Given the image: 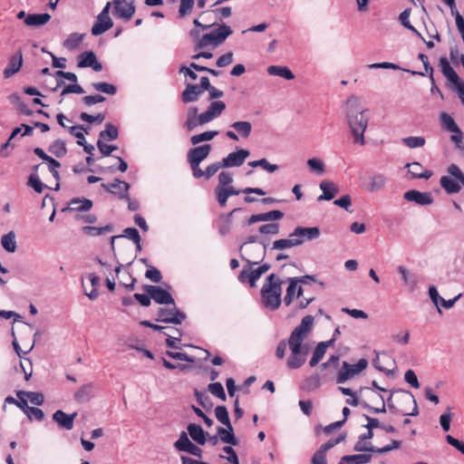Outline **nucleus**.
Masks as SVG:
<instances>
[{
    "label": "nucleus",
    "instance_id": "57",
    "mask_svg": "<svg viewBox=\"0 0 464 464\" xmlns=\"http://www.w3.org/2000/svg\"><path fill=\"white\" fill-rule=\"evenodd\" d=\"M123 237H125L129 238L130 240L133 241L136 244L137 248L139 250L141 249V246H140V236L139 234V231L136 228L128 227V228L124 229Z\"/></svg>",
    "mask_w": 464,
    "mask_h": 464
},
{
    "label": "nucleus",
    "instance_id": "38",
    "mask_svg": "<svg viewBox=\"0 0 464 464\" xmlns=\"http://www.w3.org/2000/svg\"><path fill=\"white\" fill-rule=\"evenodd\" d=\"M267 72L270 75L279 76L285 80H293L295 78L293 72L286 66L270 65L267 67Z\"/></svg>",
    "mask_w": 464,
    "mask_h": 464
},
{
    "label": "nucleus",
    "instance_id": "4",
    "mask_svg": "<svg viewBox=\"0 0 464 464\" xmlns=\"http://www.w3.org/2000/svg\"><path fill=\"white\" fill-rule=\"evenodd\" d=\"M232 33L230 26L222 24L203 35H200L198 29H192L189 35L195 43V49L213 50L222 44Z\"/></svg>",
    "mask_w": 464,
    "mask_h": 464
},
{
    "label": "nucleus",
    "instance_id": "39",
    "mask_svg": "<svg viewBox=\"0 0 464 464\" xmlns=\"http://www.w3.org/2000/svg\"><path fill=\"white\" fill-rule=\"evenodd\" d=\"M440 66L443 75L451 82H459V75L453 70L446 57L440 59Z\"/></svg>",
    "mask_w": 464,
    "mask_h": 464
},
{
    "label": "nucleus",
    "instance_id": "64",
    "mask_svg": "<svg viewBox=\"0 0 464 464\" xmlns=\"http://www.w3.org/2000/svg\"><path fill=\"white\" fill-rule=\"evenodd\" d=\"M448 172L450 174V177L459 179L461 182V184L464 186V175H463L462 171L460 170V169L457 165H455V164L450 165L448 168Z\"/></svg>",
    "mask_w": 464,
    "mask_h": 464
},
{
    "label": "nucleus",
    "instance_id": "46",
    "mask_svg": "<svg viewBox=\"0 0 464 464\" xmlns=\"http://www.w3.org/2000/svg\"><path fill=\"white\" fill-rule=\"evenodd\" d=\"M218 135V130L204 131L202 133L193 135L190 138V142L192 145H197L203 141H209V140H213Z\"/></svg>",
    "mask_w": 464,
    "mask_h": 464
},
{
    "label": "nucleus",
    "instance_id": "35",
    "mask_svg": "<svg viewBox=\"0 0 464 464\" xmlns=\"http://www.w3.org/2000/svg\"><path fill=\"white\" fill-rule=\"evenodd\" d=\"M309 171L314 175L322 176L326 172L325 163L319 158H310L306 160Z\"/></svg>",
    "mask_w": 464,
    "mask_h": 464
},
{
    "label": "nucleus",
    "instance_id": "16",
    "mask_svg": "<svg viewBox=\"0 0 464 464\" xmlns=\"http://www.w3.org/2000/svg\"><path fill=\"white\" fill-rule=\"evenodd\" d=\"M388 183V178L383 173L371 175L363 188L370 193H376L384 189Z\"/></svg>",
    "mask_w": 464,
    "mask_h": 464
},
{
    "label": "nucleus",
    "instance_id": "17",
    "mask_svg": "<svg viewBox=\"0 0 464 464\" xmlns=\"http://www.w3.org/2000/svg\"><path fill=\"white\" fill-rule=\"evenodd\" d=\"M243 258L250 265H256L259 260H262L266 255V246L260 244L246 247L244 250Z\"/></svg>",
    "mask_w": 464,
    "mask_h": 464
},
{
    "label": "nucleus",
    "instance_id": "26",
    "mask_svg": "<svg viewBox=\"0 0 464 464\" xmlns=\"http://www.w3.org/2000/svg\"><path fill=\"white\" fill-rule=\"evenodd\" d=\"M401 400L405 404H411L413 406L412 411H406L404 410H396L394 406H392L391 404H388L389 408L393 412H399V413H401V415H404V416H416L418 414L417 402H416V400H415V398H414V396H413V394L411 392H405Z\"/></svg>",
    "mask_w": 464,
    "mask_h": 464
},
{
    "label": "nucleus",
    "instance_id": "63",
    "mask_svg": "<svg viewBox=\"0 0 464 464\" xmlns=\"http://www.w3.org/2000/svg\"><path fill=\"white\" fill-rule=\"evenodd\" d=\"M28 186L33 188L36 192L42 193L44 185L36 175H31L28 179Z\"/></svg>",
    "mask_w": 464,
    "mask_h": 464
},
{
    "label": "nucleus",
    "instance_id": "50",
    "mask_svg": "<svg viewBox=\"0 0 464 464\" xmlns=\"http://www.w3.org/2000/svg\"><path fill=\"white\" fill-rule=\"evenodd\" d=\"M49 151L58 158L66 154V146L64 141L61 140H54L49 147Z\"/></svg>",
    "mask_w": 464,
    "mask_h": 464
},
{
    "label": "nucleus",
    "instance_id": "15",
    "mask_svg": "<svg viewBox=\"0 0 464 464\" xmlns=\"http://www.w3.org/2000/svg\"><path fill=\"white\" fill-rule=\"evenodd\" d=\"M403 198L409 202H414L419 206H428L433 203V198L430 192H421L411 189L404 193Z\"/></svg>",
    "mask_w": 464,
    "mask_h": 464
},
{
    "label": "nucleus",
    "instance_id": "8",
    "mask_svg": "<svg viewBox=\"0 0 464 464\" xmlns=\"http://www.w3.org/2000/svg\"><path fill=\"white\" fill-rule=\"evenodd\" d=\"M169 307L160 308L158 312L156 321L180 324L186 318V314L176 308L175 303Z\"/></svg>",
    "mask_w": 464,
    "mask_h": 464
},
{
    "label": "nucleus",
    "instance_id": "45",
    "mask_svg": "<svg viewBox=\"0 0 464 464\" xmlns=\"http://www.w3.org/2000/svg\"><path fill=\"white\" fill-rule=\"evenodd\" d=\"M84 34L79 33L71 34L63 43V46L68 50L76 49L82 42Z\"/></svg>",
    "mask_w": 464,
    "mask_h": 464
},
{
    "label": "nucleus",
    "instance_id": "58",
    "mask_svg": "<svg viewBox=\"0 0 464 464\" xmlns=\"http://www.w3.org/2000/svg\"><path fill=\"white\" fill-rule=\"evenodd\" d=\"M429 296H430L431 302L437 307L438 313L441 314L442 312H441L440 306L441 305L442 300L444 298L440 295L437 288L434 285H431L429 287Z\"/></svg>",
    "mask_w": 464,
    "mask_h": 464
},
{
    "label": "nucleus",
    "instance_id": "27",
    "mask_svg": "<svg viewBox=\"0 0 464 464\" xmlns=\"http://www.w3.org/2000/svg\"><path fill=\"white\" fill-rule=\"evenodd\" d=\"M202 93L197 84L188 83L181 93V100L184 103L194 102L199 99Z\"/></svg>",
    "mask_w": 464,
    "mask_h": 464
},
{
    "label": "nucleus",
    "instance_id": "56",
    "mask_svg": "<svg viewBox=\"0 0 464 464\" xmlns=\"http://www.w3.org/2000/svg\"><path fill=\"white\" fill-rule=\"evenodd\" d=\"M208 392L222 401H226V393L223 385L220 382L210 383L208 387Z\"/></svg>",
    "mask_w": 464,
    "mask_h": 464
},
{
    "label": "nucleus",
    "instance_id": "1",
    "mask_svg": "<svg viewBox=\"0 0 464 464\" xmlns=\"http://www.w3.org/2000/svg\"><path fill=\"white\" fill-rule=\"evenodd\" d=\"M314 322L312 315L304 316L288 337L289 355L286 358V366L291 370L299 369L306 362L311 351L308 336L313 330Z\"/></svg>",
    "mask_w": 464,
    "mask_h": 464
},
{
    "label": "nucleus",
    "instance_id": "33",
    "mask_svg": "<svg viewBox=\"0 0 464 464\" xmlns=\"http://www.w3.org/2000/svg\"><path fill=\"white\" fill-rule=\"evenodd\" d=\"M240 193L239 190H237L233 187H218L216 188L217 198L220 206L224 207L227 204V198L230 196H237Z\"/></svg>",
    "mask_w": 464,
    "mask_h": 464
},
{
    "label": "nucleus",
    "instance_id": "5",
    "mask_svg": "<svg viewBox=\"0 0 464 464\" xmlns=\"http://www.w3.org/2000/svg\"><path fill=\"white\" fill-rule=\"evenodd\" d=\"M283 281L275 274L267 276L261 288L262 304L270 310L277 309L281 304Z\"/></svg>",
    "mask_w": 464,
    "mask_h": 464
},
{
    "label": "nucleus",
    "instance_id": "59",
    "mask_svg": "<svg viewBox=\"0 0 464 464\" xmlns=\"http://www.w3.org/2000/svg\"><path fill=\"white\" fill-rule=\"evenodd\" d=\"M410 14H411V10L410 9H405L402 13H401L400 16H399V19H400V22L401 23V24L408 28L409 30H411V32H413L414 34H416L417 35L420 36V34L416 30V28L414 26H412L410 23Z\"/></svg>",
    "mask_w": 464,
    "mask_h": 464
},
{
    "label": "nucleus",
    "instance_id": "36",
    "mask_svg": "<svg viewBox=\"0 0 464 464\" xmlns=\"http://www.w3.org/2000/svg\"><path fill=\"white\" fill-rule=\"evenodd\" d=\"M226 428H218V435L220 438V440L224 443H227L230 445H237V440L235 437L233 427L231 424L228 426H225Z\"/></svg>",
    "mask_w": 464,
    "mask_h": 464
},
{
    "label": "nucleus",
    "instance_id": "25",
    "mask_svg": "<svg viewBox=\"0 0 464 464\" xmlns=\"http://www.w3.org/2000/svg\"><path fill=\"white\" fill-rule=\"evenodd\" d=\"M92 202L88 198H74L71 199L68 203L66 208H63V211L68 210L71 212H79V211H88L92 208Z\"/></svg>",
    "mask_w": 464,
    "mask_h": 464
},
{
    "label": "nucleus",
    "instance_id": "28",
    "mask_svg": "<svg viewBox=\"0 0 464 464\" xmlns=\"http://www.w3.org/2000/svg\"><path fill=\"white\" fill-rule=\"evenodd\" d=\"M405 167L409 169V173L412 179H428L432 175L430 170L424 169L419 162L408 163Z\"/></svg>",
    "mask_w": 464,
    "mask_h": 464
},
{
    "label": "nucleus",
    "instance_id": "9",
    "mask_svg": "<svg viewBox=\"0 0 464 464\" xmlns=\"http://www.w3.org/2000/svg\"><path fill=\"white\" fill-rule=\"evenodd\" d=\"M111 5V3L108 2L97 16V20L92 27V34L93 35L102 34L112 27L113 23L109 15Z\"/></svg>",
    "mask_w": 464,
    "mask_h": 464
},
{
    "label": "nucleus",
    "instance_id": "48",
    "mask_svg": "<svg viewBox=\"0 0 464 464\" xmlns=\"http://www.w3.org/2000/svg\"><path fill=\"white\" fill-rule=\"evenodd\" d=\"M92 87L96 92H103L110 95H114L117 92V89L113 84L104 82H93L92 84Z\"/></svg>",
    "mask_w": 464,
    "mask_h": 464
},
{
    "label": "nucleus",
    "instance_id": "24",
    "mask_svg": "<svg viewBox=\"0 0 464 464\" xmlns=\"http://www.w3.org/2000/svg\"><path fill=\"white\" fill-rule=\"evenodd\" d=\"M319 188L323 191V194L317 198L319 201L331 200L339 192L338 186L334 182L327 179L321 181Z\"/></svg>",
    "mask_w": 464,
    "mask_h": 464
},
{
    "label": "nucleus",
    "instance_id": "31",
    "mask_svg": "<svg viewBox=\"0 0 464 464\" xmlns=\"http://www.w3.org/2000/svg\"><path fill=\"white\" fill-rule=\"evenodd\" d=\"M301 245V240L295 239V237H293V232L289 235L287 238H282L278 239L273 242L272 248L275 250H284L292 248L295 246H298Z\"/></svg>",
    "mask_w": 464,
    "mask_h": 464
},
{
    "label": "nucleus",
    "instance_id": "29",
    "mask_svg": "<svg viewBox=\"0 0 464 464\" xmlns=\"http://www.w3.org/2000/svg\"><path fill=\"white\" fill-rule=\"evenodd\" d=\"M22 64H23V56H22V53L19 52L18 53L13 55L10 58L8 65L4 70L5 78H10L12 75H14L15 72H17L21 69Z\"/></svg>",
    "mask_w": 464,
    "mask_h": 464
},
{
    "label": "nucleus",
    "instance_id": "6",
    "mask_svg": "<svg viewBox=\"0 0 464 464\" xmlns=\"http://www.w3.org/2000/svg\"><path fill=\"white\" fill-rule=\"evenodd\" d=\"M367 365L368 362L365 359H360L357 363L354 364H349L348 362H343L337 375V383H343L354 375L359 374L367 367Z\"/></svg>",
    "mask_w": 464,
    "mask_h": 464
},
{
    "label": "nucleus",
    "instance_id": "43",
    "mask_svg": "<svg viewBox=\"0 0 464 464\" xmlns=\"http://www.w3.org/2000/svg\"><path fill=\"white\" fill-rule=\"evenodd\" d=\"M119 136V130L118 128L111 124V123H106L105 129L100 132V138L101 140H114Z\"/></svg>",
    "mask_w": 464,
    "mask_h": 464
},
{
    "label": "nucleus",
    "instance_id": "18",
    "mask_svg": "<svg viewBox=\"0 0 464 464\" xmlns=\"http://www.w3.org/2000/svg\"><path fill=\"white\" fill-rule=\"evenodd\" d=\"M78 67H91L95 72H101L102 70V63L97 60L95 53L92 51L83 52L78 56Z\"/></svg>",
    "mask_w": 464,
    "mask_h": 464
},
{
    "label": "nucleus",
    "instance_id": "51",
    "mask_svg": "<svg viewBox=\"0 0 464 464\" xmlns=\"http://www.w3.org/2000/svg\"><path fill=\"white\" fill-rule=\"evenodd\" d=\"M403 144L410 149L420 148L425 145V139L421 136H411L402 139Z\"/></svg>",
    "mask_w": 464,
    "mask_h": 464
},
{
    "label": "nucleus",
    "instance_id": "11",
    "mask_svg": "<svg viewBox=\"0 0 464 464\" xmlns=\"http://www.w3.org/2000/svg\"><path fill=\"white\" fill-rule=\"evenodd\" d=\"M249 156L250 152L246 149H238L232 151L222 159L223 168L240 167Z\"/></svg>",
    "mask_w": 464,
    "mask_h": 464
},
{
    "label": "nucleus",
    "instance_id": "2",
    "mask_svg": "<svg viewBox=\"0 0 464 464\" xmlns=\"http://www.w3.org/2000/svg\"><path fill=\"white\" fill-rule=\"evenodd\" d=\"M344 106L353 142L363 146L365 144L364 132L369 123L368 109L362 107L361 99L355 95L349 96Z\"/></svg>",
    "mask_w": 464,
    "mask_h": 464
},
{
    "label": "nucleus",
    "instance_id": "32",
    "mask_svg": "<svg viewBox=\"0 0 464 464\" xmlns=\"http://www.w3.org/2000/svg\"><path fill=\"white\" fill-rule=\"evenodd\" d=\"M461 182L450 176H443L440 179V186L449 193H458L461 188Z\"/></svg>",
    "mask_w": 464,
    "mask_h": 464
},
{
    "label": "nucleus",
    "instance_id": "30",
    "mask_svg": "<svg viewBox=\"0 0 464 464\" xmlns=\"http://www.w3.org/2000/svg\"><path fill=\"white\" fill-rule=\"evenodd\" d=\"M51 19V15L47 13L44 14H32L25 17L24 24L27 26L38 27L45 24Z\"/></svg>",
    "mask_w": 464,
    "mask_h": 464
},
{
    "label": "nucleus",
    "instance_id": "60",
    "mask_svg": "<svg viewBox=\"0 0 464 464\" xmlns=\"http://www.w3.org/2000/svg\"><path fill=\"white\" fill-rule=\"evenodd\" d=\"M440 121L442 126L449 131L457 130L458 128V125L456 124L453 118L446 112L440 114Z\"/></svg>",
    "mask_w": 464,
    "mask_h": 464
},
{
    "label": "nucleus",
    "instance_id": "61",
    "mask_svg": "<svg viewBox=\"0 0 464 464\" xmlns=\"http://www.w3.org/2000/svg\"><path fill=\"white\" fill-rule=\"evenodd\" d=\"M377 448L372 446L371 442L367 440L359 439L358 441L354 445L355 451H370L376 453Z\"/></svg>",
    "mask_w": 464,
    "mask_h": 464
},
{
    "label": "nucleus",
    "instance_id": "22",
    "mask_svg": "<svg viewBox=\"0 0 464 464\" xmlns=\"http://www.w3.org/2000/svg\"><path fill=\"white\" fill-rule=\"evenodd\" d=\"M211 151L210 144H204L198 146L188 150L187 158L188 162L201 163L208 158Z\"/></svg>",
    "mask_w": 464,
    "mask_h": 464
},
{
    "label": "nucleus",
    "instance_id": "21",
    "mask_svg": "<svg viewBox=\"0 0 464 464\" xmlns=\"http://www.w3.org/2000/svg\"><path fill=\"white\" fill-rule=\"evenodd\" d=\"M320 236V229L317 227H297L293 231V237L295 239L301 240V245L304 242V240H314L316 239Z\"/></svg>",
    "mask_w": 464,
    "mask_h": 464
},
{
    "label": "nucleus",
    "instance_id": "54",
    "mask_svg": "<svg viewBox=\"0 0 464 464\" xmlns=\"http://www.w3.org/2000/svg\"><path fill=\"white\" fill-rule=\"evenodd\" d=\"M223 453L219 457L221 459H227L228 464H237L239 462L238 457L235 451V450L230 446H225L223 448Z\"/></svg>",
    "mask_w": 464,
    "mask_h": 464
},
{
    "label": "nucleus",
    "instance_id": "7",
    "mask_svg": "<svg viewBox=\"0 0 464 464\" xmlns=\"http://www.w3.org/2000/svg\"><path fill=\"white\" fill-rule=\"evenodd\" d=\"M307 280H314L313 276H304L301 277H291L288 278L289 285L286 289V294L284 297V303L285 305H289L295 298H299L303 294V289L298 286L299 283L304 284Z\"/></svg>",
    "mask_w": 464,
    "mask_h": 464
},
{
    "label": "nucleus",
    "instance_id": "20",
    "mask_svg": "<svg viewBox=\"0 0 464 464\" xmlns=\"http://www.w3.org/2000/svg\"><path fill=\"white\" fill-rule=\"evenodd\" d=\"M171 3H175L178 0H169ZM197 5L198 8H204L206 5V0H179L178 14L179 18H185L191 14L192 10Z\"/></svg>",
    "mask_w": 464,
    "mask_h": 464
},
{
    "label": "nucleus",
    "instance_id": "37",
    "mask_svg": "<svg viewBox=\"0 0 464 464\" xmlns=\"http://www.w3.org/2000/svg\"><path fill=\"white\" fill-rule=\"evenodd\" d=\"M188 432L191 439L199 445H204L206 443V433L203 429L194 423H190L188 426Z\"/></svg>",
    "mask_w": 464,
    "mask_h": 464
},
{
    "label": "nucleus",
    "instance_id": "41",
    "mask_svg": "<svg viewBox=\"0 0 464 464\" xmlns=\"http://www.w3.org/2000/svg\"><path fill=\"white\" fill-rule=\"evenodd\" d=\"M332 342L333 340L330 342H321L317 344L309 362V365L311 367H314L323 359L326 353L328 344Z\"/></svg>",
    "mask_w": 464,
    "mask_h": 464
},
{
    "label": "nucleus",
    "instance_id": "23",
    "mask_svg": "<svg viewBox=\"0 0 464 464\" xmlns=\"http://www.w3.org/2000/svg\"><path fill=\"white\" fill-rule=\"evenodd\" d=\"M76 416V412H73L72 414H67L62 410H58L53 414V420L58 424L59 427L70 430L73 428V421Z\"/></svg>",
    "mask_w": 464,
    "mask_h": 464
},
{
    "label": "nucleus",
    "instance_id": "42",
    "mask_svg": "<svg viewBox=\"0 0 464 464\" xmlns=\"http://www.w3.org/2000/svg\"><path fill=\"white\" fill-rule=\"evenodd\" d=\"M1 245L3 248L8 253L15 252L17 248V243L15 239V234L14 231H10L7 234L2 236Z\"/></svg>",
    "mask_w": 464,
    "mask_h": 464
},
{
    "label": "nucleus",
    "instance_id": "52",
    "mask_svg": "<svg viewBox=\"0 0 464 464\" xmlns=\"http://www.w3.org/2000/svg\"><path fill=\"white\" fill-rule=\"evenodd\" d=\"M215 416L224 426L231 424L227 409L225 406H217L215 409Z\"/></svg>",
    "mask_w": 464,
    "mask_h": 464
},
{
    "label": "nucleus",
    "instance_id": "14",
    "mask_svg": "<svg viewBox=\"0 0 464 464\" xmlns=\"http://www.w3.org/2000/svg\"><path fill=\"white\" fill-rule=\"evenodd\" d=\"M146 292L151 296V298L158 304H173L174 299L172 295L165 289L158 285H147L145 288Z\"/></svg>",
    "mask_w": 464,
    "mask_h": 464
},
{
    "label": "nucleus",
    "instance_id": "3",
    "mask_svg": "<svg viewBox=\"0 0 464 464\" xmlns=\"http://www.w3.org/2000/svg\"><path fill=\"white\" fill-rule=\"evenodd\" d=\"M225 109L226 103L222 101L211 102L208 109L199 114L198 107L190 106L187 111L185 127L191 131L198 126L205 125L219 117Z\"/></svg>",
    "mask_w": 464,
    "mask_h": 464
},
{
    "label": "nucleus",
    "instance_id": "10",
    "mask_svg": "<svg viewBox=\"0 0 464 464\" xmlns=\"http://www.w3.org/2000/svg\"><path fill=\"white\" fill-rule=\"evenodd\" d=\"M231 128L234 130L226 131V136L235 141L239 140V137L242 139H248L251 131H252V124L247 121H237L231 124Z\"/></svg>",
    "mask_w": 464,
    "mask_h": 464
},
{
    "label": "nucleus",
    "instance_id": "19",
    "mask_svg": "<svg viewBox=\"0 0 464 464\" xmlns=\"http://www.w3.org/2000/svg\"><path fill=\"white\" fill-rule=\"evenodd\" d=\"M102 187L103 188L104 190H106L111 194L117 195L120 198H128L130 184L125 181H122L120 179H115L111 183H108V184L102 183Z\"/></svg>",
    "mask_w": 464,
    "mask_h": 464
},
{
    "label": "nucleus",
    "instance_id": "55",
    "mask_svg": "<svg viewBox=\"0 0 464 464\" xmlns=\"http://www.w3.org/2000/svg\"><path fill=\"white\" fill-rule=\"evenodd\" d=\"M191 444L188 434L185 431H182L179 435L178 440L175 441L174 447L178 451H184L188 448Z\"/></svg>",
    "mask_w": 464,
    "mask_h": 464
},
{
    "label": "nucleus",
    "instance_id": "13",
    "mask_svg": "<svg viewBox=\"0 0 464 464\" xmlns=\"http://www.w3.org/2000/svg\"><path fill=\"white\" fill-rule=\"evenodd\" d=\"M111 5L113 7L112 14L121 19L130 20L135 13V7L127 0H113Z\"/></svg>",
    "mask_w": 464,
    "mask_h": 464
},
{
    "label": "nucleus",
    "instance_id": "34",
    "mask_svg": "<svg viewBox=\"0 0 464 464\" xmlns=\"http://www.w3.org/2000/svg\"><path fill=\"white\" fill-rule=\"evenodd\" d=\"M450 9L451 14L455 17L456 26L460 34H464V18L456 8L455 0H442Z\"/></svg>",
    "mask_w": 464,
    "mask_h": 464
},
{
    "label": "nucleus",
    "instance_id": "62",
    "mask_svg": "<svg viewBox=\"0 0 464 464\" xmlns=\"http://www.w3.org/2000/svg\"><path fill=\"white\" fill-rule=\"evenodd\" d=\"M258 230L261 234L277 235L279 233V225L276 223L262 225Z\"/></svg>",
    "mask_w": 464,
    "mask_h": 464
},
{
    "label": "nucleus",
    "instance_id": "40",
    "mask_svg": "<svg viewBox=\"0 0 464 464\" xmlns=\"http://www.w3.org/2000/svg\"><path fill=\"white\" fill-rule=\"evenodd\" d=\"M398 271L401 276L402 281L411 291H414L418 285L416 276L410 273V271L403 266L398 267Z\"/></svg>",
    "mask_w": 464,
    "mask_h": 464
},
{
    "label": "nucleus",
    "instance_id": "49",
    "mask_svg": "<svg viewBox=\"0 0 464 464\" xmlns=\"http://www.w3.org/2000/svg\"><path fill=\"white\" fill-rule=\"evenodd\" d=\"M20 395L24 396L28 401L34 405H42L44 397L41 392L20 391Z\"/></svg>",
    "mask_w": 464,
    "mask_h": 464
},
{
    "label": "nucleus",
    "instance_id": "44",
    "mask_svg": "<svg viewBox=\"0 0 464 464\" xmlns=\"http://www.w3.org/2000/svg\"><path fill=\"white\" fill-rule=\"evenodd\" d=\"M92 397V384H85L82 386L75 393L74 398L80 402H86Z\"/></svg>",
    "mask_w": 464,
    "mask_h": 464
},
{
    "label": "nucleus",
    "instance_id": "12",
    "mask_svg": "<svg viewBox=\"0 0 464 464\" xmlns=\"http://www.w3.org/2000/svg\"><path fill=\"white\" fill-rule=\"evenodd\" d=\"M269 269L268 265H262L255 269L244 268L238 276L241 283L248 282L251 287L256 286V282Z\"/></svg>",
    "mask_w": 464,
    "mask_h": 464
},
{
    "label": "nucleus",
    "instance_id": "53",
    "mask_svg": "<svg viewBox=\"0 0 464 464\" xmlns=\"http://www.w3.org/2000/svg\"><path fill=\"white\" fill-rule=\"evenodd\" d=\"M344 459L348 460L349 464H365L371 461L372 455L370 454H357L346 455Z\"/></svg>",
    "mask_w": 464,
    "mask_h": 464
},
{
    "label": "nucleus",
    "instance_id": "47",
    "mask_svg": "<svg viewBox=\"0 0 464 464\" xmlns=\"http://www.w3.org/2000/svg\"><path fill=\"white\" fill-rule=\"evenodd\" d=\"M248 166L252 168L260 167L263 169L266 170L269 173H273L276 171L279 167L276 164H271L266 159H260L257 160H253L248 162Z\"/></svg>",
    "mask_w": 464,
    "mask_h": 464
}]
</instances>
